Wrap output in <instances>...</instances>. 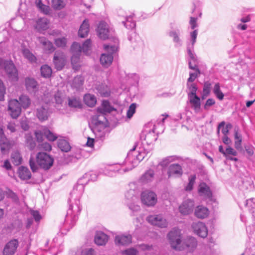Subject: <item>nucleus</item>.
Listing matches in <instances>:
<instances>
[{
  "label": "nucleus",
  "mask_w": 255,
  "mask_h": 255,
  "mask_svg": "<svg viewBox=\"0 0 255 255\" xmlns=\"http://www.w3.org/2000/svg\"><path fill=\"white\" fill-rule=\"evenodd\" d=\"M137 146L131 150L128 154L127 158L122 164L110 165L105 168L104 173L109 176H113L115 173L118 172L122 174L131 170L142 161L147 155V152L143 148H139L136 151Z\"/></svg>",
  "instance_id": "f257e3e1"
},
{
  "label": "nucleus",
  "mask_w": 255,
  "mask_h": 255,
  "mask_svg": "<svg viewBox=\"0 0 255 255\" xmlns=\"http://www.w3.org/2000/svg\"><path fill=\"white\" fill-rule=\"evenodd\" d=\"M167 238L171 247L177 251L185 250L193 253L197 246V241L193 237H188L182 242L181 232L178 229H173L168 233Z\"/></svg>",
  "instance_id": "f03ea898"
},
{
  "label": "nucleus",
  "mask_w": 255,
  "mask_h": 255,
  "mask_svg": "<svg viewBox=\"0 0 255 255\" xmlns=\"http://www.w3.org/2000/svg\"><path fill=\"white\" fill-rule=\"evenodd\" d=\"M31 104L29 97L22 95L19 97V100L13 99L8 102V110L13 119H16L21 112V108L27 109Z\"/></svg>",
  "instance_id": "7ed1b4c3"
},
{
  "label": "nucleus",
  "mask_w": 255,
  "mask_h": 255,
  "mask_svg": "<svg viewBox=\"0 0 255 255\" xmlns=\"http://www.w3.org/2000/svg\"><path fill=\"white\" fill-rule=\"evenodd\" d=\"M129 187L130 189L125 194L126 203L133 213L137 212L140 210V207L137 204L139 190L134 184L129 185Z\"/></svg>",
  "instance_id": "20e7f679"
},
{
  "label": "nucleus",
  "mask_w": 255,
  "mask_h": 255,
  "mask_svg": "<svg viewBox=\"0 0 255 255\" xmlns=\"http://www.w3.org/2000/svg\"><path fill=\"white\" fill-rule=\"evenodd\" d=\"M119 40L115 38L113 43L104 45V49L107 52L101 54L100 61L101 64L105 67L110 66L113 61V54L118 50Z\"/></svg>",
  "instance_id": "39448f33"
},
{
  "label": "nucleus",
  "mask_w": 255,
  "mask_h": 255,
  "mask_svg": "<svg viewBox=\"0 0 255 255\" xmlns=\"http://www.w3.org/2000/svg\"><path fill=\"white\" fill-rule=\"evenodd\" d=\"M0 68H3L8 78L11 81L18 80V71L11 60H5L0 57Z\"/></svg>",
  "instance_id": "423d86ee"
},
{
  "label": "nucleus",
  "mask_w": 255,
  "mask_h": 255,
  "mask_svg": "<svg viewBox=\"0 0 255 255\" xmlns=\"http://www.w3.org/2000/svg\"><path fill=\"white\" fill-rule=\"evenodd\" d=\"M93 123L94 124L93 131L96 136L101 138L104 137L107 127V120L105 116L99 115L96 119L93 120Z\"/></svg>",
  "instance_id": "0eeeda50"
},
{
  "label": "nucleus",
  "mask_w": 255,
  "mask_h": 255,
  "mask_svg": "<svg viewBox=\"0 0 255 255\" xmlns=\"http://www.w3.org/2000/svg\"><path fill=\"white\" fill-rule=\"evenodd\" d=\"M53 158L45 152H39L36 155V162L42 168L47 170L53 164Z\"/></svg>",
  "instance_id": "6e6552de"
},
{
  "label": "nucleus",
  "mask_w": 255,
  "mask_h": 255,
  "mask_svg": "<svg viewBox=\"0 0 255 255\" xmlns=\"http://www.w3.org/2000/svg\"><path fill=\"white\" fill-rule=\"evenodd\" d=\"M141 203L148 206H154L157 202V195L155 192L150 190H145L141 194Z\"/></svg>",
  "instance_id": "1a4fd4ad"
},
{
  "label": "nucleus",
  "mask_w": 255,
  "mask_h": 255,
  "mask_svg": "<svg viewBox=\"0 0 255 255\" xmlns=\"http://www.w3.org/2000/svg\"><path fill=\"white\" fill-rule=\"evenodd\" d=\"M146 220L150 224L160 228H166L168 225L166 220L161 215H150Z\"/></svg>",
  "instance_id": "9d476101"
},
{
  "label": "nucleus",
  "mask_w": 255,
  "mask_h": 255,
  "mask_svg": "<svg viewBox=\"0 0 255 255\" xmlns=\"http://www.w3.org/2000/svg\"><path fill=\"white\" fill-rule=\"evenodd\" d=\"M192 228L195 234L198 236L204 238L207 236L208 230L204 223L201 222L193 223Z\"/></svg>",
  "instance_id": "9b49d317"
},
{
  "label": "nucleus",
  "mask_w": 255,
  "mask_h": 255,
  "mask_svg": "<svg viewBox=\"0 0 255 255\" xmlns=\"http://www.w3.org/2000/svg\"><path fill=\"white\" fill-rule=\"evenodd\" d=\"M19 243L17 240L13 239L9 241L5 245L3 250V255H14L18 247Z\"/></svg>",
  "instance_id": "f8f14e48"
},
{
  "label": "nucleus",
  "mask_w": 255,
  "mask_h": 255,
  "mask_svg": "<svg viewBox=\"0 0 255 255\" xmlns=\"http://www.w3.org/2000/svg\"><path fill=\"white\" fill-rule=\"evenodd\" d=\"M194 206V202L193 200L191 199L185 200L179 206V211L182 215H189L193 212Z\"/></svg>",
  "instance_id": "ddd939ff"
},
{
  "label": "nucleus",
  "mask_w": 255,
  "mask_h": 255,
  "mask_svg": "<svg viewBox=\"0 0 255 255\" xmlns=\"http://www.w3.org/2000/svg\"><path fill=\"white\" fill-rule=\"evenodd\" d=\"M97 33L100 38L106 39L108 38L110 29L109 25L104 21H101L98 25Z\"/></svg>",
  "instance_id": "4468645a"
},
{
  "label": "nucleus",
  "mask_w": 255,
  "mask_h": 255,
  "mask_svg": "<svg viewBox=\"0 0 255 255\" xmlns=\"http://www.w3.org/2000/svg\"><path fill=\"white\" fill-rule=\"evenodd\" d=\"M183 174L182 168L178 164H172L170 165L168 169L167 175L168 178L179 177Z\"/></svg>",
  "instance_id": "2eb2a0df"
},
{
  "label": "nucleus",
  "mask_w": 255,
  "mask_h": 255,
  "mask_svg": "<svg viewBox=\"0 0 255 255\" xmlns=\"http://www.w3.org/2000/svg\"><path fill=\"white\" fill-rule=\"evenodd\" d=\"M10 143L4 134L2 128L0 127V147L3 153H5L10 148Z\"/></svg>",
  "instance_id": "dca6fc26"
},
{
  "label": "nucleus",
  "mask_w": 255,
  "mask_h": 255,
  "mask_svg": "<svg viewBox=\"0 0 255 255\" xmlns=\"http://www.w3.org/2000/svg\"><path fill=\"white\" fill-rule=\"evenodd\" d=\"M66 58L62 52H56L53 58L55 67L57 70H61L65 65Z\"/></svg>",
  "instance_id": "f3484780"
},
{
  "label": "nucleus",
  "mask_w": 255,
  "mask_h": 255,
  "mask_svg": "<svg viewBox=\"0 0 255 255\" xmlns=\"http://www.w3.org/2000/svg\"><path fill=\"white\" fill-rule=\"evenodd\" d=\"M50 114L48 107L46 105L42 106L36 110V116L39 120L41 122L47 120L50 116Z\"/></svg>",
  "instance_id": "a211bd4d"
},
{
  "label": "nucleus",
  "mask_w": 255,
  "mask_h": 255,
  "mask_svg": "<svg viewBox=\"0 0 255 255\" xmlns=\"http://www.w3.org/2000/svg\"><path fill=\"white\" fill-rule=\"evenodd\" d=\"M131 240L130 235H118L115 237V242L118 246H126L131 243Z\"/></svg>",
  "instance_id": "6ab92c4d"
},
{
  "label": "nucleus",
  "mask_w": 255,
  "mask_h": 255,
  "mask_svg": "<svg viewBox=\"0 0 255 255\" xmlns=\"http://www.w3.org/2000/svg\"><path fill=\"white\" fill-rule=\"evenodd\" d=\"M198 193L204 199H210L212 193L209 187L205 183H201L198 187Z\"/></svg>",
  "instance_id": "aec40b11"
},
{
  "label": "nucleus",
  "mask_w": 255,
  "mask_h": 255,
  "mask_svg": "<svg viewBox=\"0 0 255 255\" xmlns=\"http://www.w3.org/2000/svg\"><path fill=\"white\" fill-rule=\"evenodd\" d=\"M190 107L196 113L200 112L201 109V100L197 96L188 97Z\"/></svg>",
  "instance_id": "412c9836"
},
{
  "label": "nucleus",
  "mask_w": 255,
  "mask_h": 255,
  "mask_svg": "<svg viewBox=\"0 0 255 255\" xmlns=\"http://www.w3.org/2000/svg\"><path fill=\"white\" fill-rule=\"evenodd\" d=\"M49 21L45 17L40 18L36 21L35 28L38 31L45 30L49 28Z\"/></svg>",
  "instance_id": "4be33fe9"
},
{
  "label": "nucleus",
  "mask_w": 255,
  "mask_h": 255,
  "mask_svg": "<svg viewBox=\"0 0 255 255\" xmlns=\"http://www.w3.org/2000/svg\"><path fill=\"white\" fill-rule=\"evenodd\" d=\"M180 32L179 29H173L168 32L169 36L172 38L175 46L180 47L182 45V41L180 38Z\"/></svg>",
  "instance_id": "5701e85b"
},
{
  "label": "nucleus",
  "mask_w": 255,
  "mask_h": 255,
  "mask_svg": "<svg viewBox=\"0 0 255 255\" xmlns=\"http://www.w3.org/2000/svg\"><path fill=\"white\" fill-rule=\"evenodd\" d=\"M109 239L108 236L102 232H97L95 236L94 241L98 246L105 245Z\"/></svg>",
  "instance_id": "b1692460"
},
{
  "label": "nucleus",
  "mask_w": 255,
  "mask_h": 255,
  "mask_svg": "<svg viewBox=\"0 0 255 255\" xmlns=\"http://www.w3.org/2000/svg\"><path fill=\"white\" fill-rule=\"evenodd\" d=\"M39 42L42 45L45 52L50 53L54 51V47L52 43L44 37L38 38Z\"/></svg>",
  "instance_id": "393cba45"
},
{
  "label": "nucleus",
  "mask_w": 255,
  "mask_h": 255,
  "mask_svg": "<svg viewBox=\"0 0 255 255\" xmlns=\"http://www.w3.org/2000/svg\"><path fill=\"white\" fill-rule=\"evenodd\" d=\"M194 214L197 218L204 219L207 218L209 215V211L206 207L198 206L196 208Z\"/></svg>",
  "instance_id": "a878e982"
},
{
  "label": "nucleus",
  "mask_w": 255,
  "mask_h": 255,
  "mask_svg": "<svg viewBox=\"0 0 255 255\" xmlns=\"http://www.w3.org/2000/svg\"><path fill=\"white\" fill-rule=\"evenodd\" d=\"M154 179V172L150 169L146 171L140 178V181L143 184L150 183Z\"/></svg>",
  "instance_id": "bb28decb"
},
{
  "label": "nucleus",
  "mask_w": 255,
  "mask_h": 255,
  "mask_svg": "<svg viewBox=\"0 0 255 255\" xmlns=\"http://www.w3.org/2000/svg\"><path fill=\"white\" fill-rule=\"evenodd\" d=\"M89 31V24L87 19H85L81 25L79 31V36L81 38L85 37L87 36Z\"/></svg>",
  "instance_id": "cd10ccee"
},
{
  "label": "nucleus",
  "mask_w": 255,
  "mask_h": 255,
  "mask_svg": "<svg viewBox=\"0 0 255 255\" xmlns=\"http://www.w3.org/2000/svg\"><path fill=\"white\" fill-rule=\"evenodd\" d=\"M156 132L155 128H154L151 131H149L144 135V140L147 144H152L157 138L155 133Z\"/></svg>",
  "instance_id": "c85d7f7f"
},
{
  "label": "nucleus",
  "mask_w": 255,
  "mask_h": 255,
  "mask_svg": "<svg viewBox=\"0 0 255 255\" xmlns=\"http://www.w3.org/2000/svg\"><path fill=\"white\" fill-rule=\"evenodd\" d=\"M73 215V207L70 205L69 209L67 211V214L65 218V222L67 223H69L72 226H74L76 221L77 220L78 217L75 215Z\"/></svg>",
  "instance_id": "c756f323"
},
{
  "label": "nucleus",
  "mask_w": 255,
  "mask_h": 255,
  "mask_svg": "<svg viewBox=\"0 0 255 255\" xmlns=\"http://www.w3.org/2000/svg\"><path fill=\"white\" fill-rule=\"evenodd\" d=\"M18 172L19 177L22 180H28L31 178V173L26 167L23 166L20 167Z\"/></svg>",
  "instance_id": "7c9ffc66"
},
{
  "label": "nucleus",
  "mask_w": 255,
  "mask_h": 255,
  "mask_svg": "<svg viewBox=\"0 0 255 255\" xmlns=\"http://www.w3.org/2000/svg\"><path fill=\"white\" fill-rule=\"evenodd\" d=\"M57 145L58 147L64 152H68L71 149L69 142L66 139L62 138L58 139Z\"/></svg>",
  "instance_id": "2f4dec72"
},
{
  "label": "nucleus",
  "mask_w": 255,
  "mask_h": 255,
  "mask_svg": "<svg viewBox=\"0 0 255 255\" xmlns=\"http://www.w3.org/2000/svg\"><path fill=\"white\" fill-rule=\"evenodd\" d=\"M98 92L103 97H108L110 94V88L105 84H100L97 86Z\"/></svg>",
  "instance_id": "473e14b6"
},
{
  "label": "nucleus",
  "mask_w": 255,
  "mask_h": 255,
  "mask_svg": "<svg viewBox=\"0 0 255 255\" xmlns=\"http://www.w3.org/2000/svg\"><path fill=\"white\" fill-rule=\"evenodd\" d=\"M84 101L87 106L89 107H94L96 102L97 100L96 97L90 94H86L84 97Z\"/></svg>",
  "instance_id": "72a5a7b5"
},
{
  "label": "nucleus",
  "mask_w": 255,
  "mask_h": 255,
  "mask_svg": "<svg viewBox=\"0 0 255 255\" xmlns=\"http://www.w3.org/2000/svg\"><path fill=\"white\" fill-rule=\"evenodd\" d=\"M102 108H98L97 111L100 113V115H104L105 113H110L113 111V108L110 106V103L107 101L104 100L102 102Z\"/></svg>",
  "instance_id": "f704fd0d"
},
{
  "label": "nucleus",
  "mask_w": 255,
  "mask_h": 255,
  "mask_svg": "<svg viewBox=\"0 0 255 255\" xmlns=\"http://www.w3.org/2000/svg\"><path fill=\"white\" fill-rule=\"evenodd\" d=\"M84 80L82 76H77L74 77L71 83V87L76 89H80L83 84Z\"/></svg>",
  "instance_id": "c9c22d12"
},
{
  "label": "nucleus",
  "mask_w": 255,
  "mask_h": 255,
  "mask_svg": "<svg viewBox=\"0 0 255 255\" xmlns=\"http://www.w3.org/2000/svg\"><path fill=\"white\" fill-rule=\"evenodd\" d=\"M25 86L28 91L35 90L37 86V82L32 78H27L25 80Z\"/></svg>",
  "instance_id": "e433bc0d"
},
{
  "label": "nucleus",
  "mask_w": 255,
  "mask_h": 255,
  "mask_svg": "<svg viewBox=\"0 0 255 255\" xmlns=\"http://www.w3.org/2000/svg\"><path fill=\"white\" fill-rule=\"evenodd\" d=\"M43 135L49 141H54L58 139V136L56 134L52 132L46 128H44L43 129Z\"/></svg>",
  "instance_id": "4c0bfd02"
},
{
  "label": "nucleus",
  "mask_w": 255,
  "mask_h": 255,
  "mask_svg": "<svg viewBox=\"0 0 255 255\" xmlns=\"http://www.w3.org/2000/svg\"><path fill=\"white\" fill-rule=\"evenodd\" d=\"M242 135L238 132V129H235V147L238 149L240 150L242 149Z\"/></svg>",
  "instance_id": "58836bf2"
},
{
  "label": "nucleus",
  "mask_w": 255,
  "mask_h": 255,
  "mask_svg": "<svg viewBox=\"0 0 255 255\" xmlns=\"http://www.w3.org/2000/svg\"><path fill=\"white\" fill-rule=\"evenodd\" d=\"M179 157L176 156H167L162 160L160 162V165L163 167L167 166L170 163L178 160Z\"/></svg>",
  "instance_id": "ea45409f"
},
{
  "label": "nucleus",
  "mask_w": 255,
  "mask_h": 255,
  "mask_svg": "<svg viewBox=\"0 0 255 255\" xmlns=\"http://www.w3.org/2000/svg\"><path fill=\"white\" fill-rule=\"evenodd\" d=\"M187 88L188 97H189L190 96L192 97L197 96L196 92L197 90V87L195 84L187 83Z\"/></svg>",
  "instance_id": "a19ab883"
},
{
  "label": "nucleus",
  "mask_w": 255,
  "mask_h": 255,
  "mask_svg": "<svg viewBox=\"0 0 255 255\" xmlns=\"http://www.w3.org/2000/svg\"><path fill=\"white\" fill-rule=\"evenodd\" d=\"M123 24L127 29H133L135 26V23L133 20L132 15H129L126 17V20L122 21Z\"/></svg>",
  "instance_id": "79ce46f5"
},
{
  "label": "nucleus",
  "mask_w": 255,
  "mask_h": 255,
  "mask_svg": "<svg viewBox=\"0 0 255 255\" xmlns=\"http://www.w3.org/2000/svg\"><path fill=\"white\" fill-rule=\"evenodd\" d=\"M80 54H72L71 57V64L73 69L77 70L80 67Z\"/></svg>",
  "instance_id": "37998d69"
},
{
  "label": "nucleus",
  "mask_w": 255,
  "mask_h": 255,
  "mask_svg": "<svg viewBox=\"0 0 255 255\" xmlns=\"http://www.w3.org/2000/svg\"><path fill=\"white\" fill-rule=\"evenodd\" d=\"M11 161L15 165H18L21 164L22 157L18 151H14L11 155Z\"/></svg>",
  "instance_id": "c03bdc74"
},
{
  "label": "nucleus",
  "mask_w": 255,
  "mask_h": 255,
  "mask_svg": "<svg viewBox=\"0 0 255 255\" xmlns=\"http://www.w3.org/2000/svg\"><path fill=\"white\" fill-rule=\"evenodd\" d=\"M52 7L55 10H61L66 5L64 0H51Z\"/></svg>",
  "instance_id": "a18cd8bd"
},
{
  "label": "nucleus",
  "mask_w": 255,
  "mask_h": 255,
  "mask_svg": "<svg viewBox=\"0 0 255 255\" xmlns=\"http://www.w3.org/2000/svg\"><path fill=\"white\" fill-rule=\"evenodd\" d=\"M213 93L219 100H222L224 97V94L221 91L219 83H216L213 88Z\"/></svg>",
  "instance_id": "49530a36"
},
{
  "label": "nucleus",
  "mask_w": 255,
  "mask_h": 255,
  "mask_svg": "<svg viewBox=\"0 0 255 255\" xmlns=\"http://www.w3.org/2000/svg\"><path fill=\"white\" fill-rule=\"evenodd\" d=\"M225 123L224 122H221L218 127V133L220 132V129L222 128V132L224 135H227L229 129L232 128V125L230 124H227L225 126Z\"/></svg>",
  "instance_id": "de8ad7c7"
},
{
  "label": "nucleus",
  "mask_w": 255,
  "mask_h": 255,
  "mask_svg": "<svg viewBox=\"0 0 255 255\" xmlns=\"http://www.w3.org/2000/svg\"><path fill=\"white\" fill-rule=\"evenodd\" d=\"M23 56L30 62H34L36 61L35 56L26 48H24L22 50Z\"/></svg>",
  "instance_id": "09e8293b"
},
{
  "label": "nucleus",
  "mask_w": 255,
  "mask_h": 255,
  "mask_svg": "<svg viewBox=\"0 0 255 255\" xmlns=\"http://www.w3.org/2000/svg\"><path fill=\"white\" fill-rule=\"evenodd\" d=\"M36 6L45 14H48L50 11V8L48 6L43 4L41 0H35Z\"/></svg>",
  "instance_id": "8fccbe9b"
},
{
  "label": "nucleus",
  "mask_w": 255,
  "mask_h": 255,
  "mask_svg": "<svg viewBox=\"0 0 255 255\" xmlns=\"http://www.w3.org/2000/svg\"><path fill=\"white\" fill-rule=\"evenodd\" d=\"M41 73L42 76L45 78L49 77L52 74V69L50 67L45 65L41 67Z\"/></svg>",
  "instance_id": "3c124183"
},
{
  "label": "nucleus",
  "mask_w": 255,
  "mask_h": 255,
  "mask_svg": "<svg viewBox=\"0 0 255 255\" xmlns=\"http://www.w3.org/2000/svg\"><path fill=\"white\" fill-rule=\"evenodd\" d=\"M211 84L208 82H205L204 85L202 94V99H205L210 93Z\"/></svg>",
  "instance_id": "603ef678"
},
{
  "label": "nucleus",
  "mask_w": 255,
  "mask_h": 255,
  "mask_svg": "<svg viewBox=\"0 0 255 255\" xmlns=\"http://www.w3.org/2000/svg\"><path fill=\"white\" fill-rule=\"evenodd\" d=\"M68 105L70 107L78 108H81L82 106L80 100L75 98L69 99Z\"/></svg>",
  "instance_id": "864d4df0"
},
{
  "label": "nucleus",
  "mask_w": 255,
  "mask_h": 255,
  "mask_svg": "<svg viewBox=\"0 0 255 255\" xmlns=\"http://www.w3.org/2000/svg\"><path fill=\"white\" fill-rule=\"evenodd\" d=\"M91 41L90 39H87L83 44L81 46L82 51L85 54L88 55L91 50Z\"/></svg>",
  "instance_id": "5fc2aeb1"
},
{
  "label": "nucleus",
  "mask_w": 255,
  "mask_h": 255,
  "mask_svg": "<svg viewBox=\"0 0 255 255\" xmlns=\"http://www.w3.org/2000/svg\"><path fill=\"white\" fill-rule=\"evenodd\" d=\"M83 178L87 179L88 181H94L96 180L97 178V174L95 172L90 171L85 174L83 177Z\"/></svg>",
  "instance_id": "6e6d98bb"
},
{
  "label": "nucleus",
  "mask_w": 255,
  "mask_h": 255,
  "mask_svg": "<svg viewBox=\"0 0 255 255\" xmlns=\"http://www.w3.org/2000/svg\"><path fill=\"white\" fill-rule=\"evenodd\" d=\"M196 177L195 175H192L189 177V183L185 187L187 191H190L192 190L193 185L195 183Z\"/></svg>",
  "instance_id": "4d7b16f0"
},
{
  "label": "nucleus",
  "mask_w": 255,
  "mask_h": 255,
  "mask_svg": "<svg viewBox=\"0 0 255 255\" xmlns=\"http://www.w3.org/2000/svg\"><path fill=\"white\" fill-rule=\"evenodd\" d=\"M26 143L27 146L30 150H32L35 146V143L31 135H26Z\"/></svg>",
  "instance_id": "13d9d810"
},
{
  "label": "nucleus",
  "mask_w": 255,
  "mask_h": 255,
  "mask_svg": "<svg viewBox=\"0 0 255 255\" xmlns=\"http://www.w3.org/2000/svg\"><path fill=\"white\" fill-rule=\"evenodd\" d=\"M200 72L199 69H197L194 72H189V77L187 80V83H192L200 75Z\"/></svg>",
  "instance_id": "bf43d9fd"
},
{
  "label": "nucleus",
  "mask_w": 255,
  "mask_h": 255,
  "mask_svg": "<svg viewBox=\"0 0 255 255\" xmlns=\"http://www.w3.org/2000/svg\"><path fill=\"white\" fill-rule=\"evenodd\" d=\"M71 50L72 54H81L82 52L81 46L78 43L74 42L71 46Z\"/></svg>",
  "instance_id": "052dcab7"
},
{
  "label": "nucleus",
  "mask_w": 255,
  "mask_h": 255,
  "mask_svg": "<svg viewBox=\"0 0 255 255\" xmlns=\"http://www.w3.org/2000/svg\"><path fill=\"white\" fill-rule=\"evenodd\" d=\"M136 107L135 103H132L130 105L127 113V116L128 118L130 119L132 117L135 113Z\"/></svg>",
  "instance_id": "680f3d73"
},
{
  "label": "nucleus",
  "mask_w": 255,
  "mask_h": 255,
  "mask_svg": "<svg viewBox=\"0 0 255 255\" xmlns=\"http://www.w3.org/2000/svg\"><path fill=\"white\" fill-rule=\"evenodd\" d=\"M67 40L65 38H59L55 40V43L58 47H63L66 45Z\"/></svg>",
  "instance_id": "e2e57ef3"
},
{
  "label": "nucleus",
  "mask_w": 255,
  "mask_h": 255,
  "mask_svg": "<svg viewBox=\"0 0 255 255\" xmlns=\"http://www.w3.org/2000/svg\"><path fill=\"white\" fill-rule=\"evenodd\" d=\"M230 155L236 156L237 152L231 147H228L225 150V156L226 157L230 156Z\"/></svg>",
  "instance_id": "0e129e2a"
},
{
  "label": "nucleus",
  "mask_w": 255,
  "mask_h": 255,
  "mask_svg": "<svg viewBox=\"0 0 255 255\" xmlns=\"http://www.w3.org/2000/svg\"><path fill=\"white\" fill-rule=\"evenodd\" d=\"M30 213L36 222H39L41 220V216L38 211L31 210L30 211Z\"/></svg>",
  "instance_id": "69168bd1"
},
{
  "label": "nucleus",
  "mask_w": 255,
  "mask_h": 255,
  "mask_svg": "<svg viewBox=\"0 0 255 255\" xmlns=\"http://www.w3.org/2000/svg\"><path fill=\"white\" fill-rule=\"evenodd\" d=\"M122 253L125 255H136L137 251L135 249L130 248L123 251Z\"/></svg>",
  "instance_id": "338daca9"
},
{
  "label": "nucleus",
  "mask_w": 255,
  "mask_h": 255,
  "mask_svg": "<svg viewBox=\"0 0 255 255\" xmlns=\"http://www.w3.org/2000/svg\"><path fill=\"white\" fill-rule=\"evenodd\" d=\"M80 255H94V250L92 248L85 249L80 251Z\"/></svg>",
  "instance_id": "774afa93"
}]
</instances>
